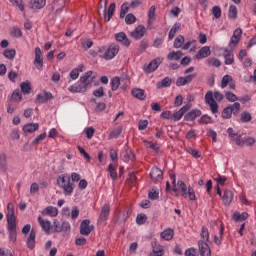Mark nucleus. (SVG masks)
I'll return each mask as SVG.
<instances>
[{
    "instance_id": "6e6d98bb",
    "label": "nucleus",
    "mask_w": 256,
    "mask_h": 256,
    "mask_svg": "<svg viewBox=\"0 0 256 256\" xmlns=\"http://www.w3.org/2000/svg\"><path fill=\"white\" fill-rule=\"evenodd\" d=\"M233 81V77H231L230 75H225L222 78V82H221V88L225 89V87H227V85H229L230 83H232Z\"/></svg>"
},
{
    "instance_id": "ea45409f",
    "label": "nucleus",
    "mask_w": 256,
    "mask_h": 256,
    "mask_svg": "<svg viewBox=\"0 0 256 256\" xmlns=\"http://www.w3.org/2000/svg\"><path fill=\"white\" fill-rule=\"evenodd\" d=\"M173 81L169 77H165L162 81L158 82V89H163L165 87H171Z\"/></svg>"
},
{
    "instance_id": "9d476101",
    "label": "nucleus",
    "mask_w": 256,
    "mask_h": 256,
    "mask_svg": "<svg viewBox=\"0 0 256 256\" xmlns=\"http://www.w3.org/2000/svg\"><path fill=\"white\" fill-rule=\"evenodd\" d=\"M163 63V58L158 57L152 60L146 67L144 66L145 73H153Z\"/></svg>"
},
{
    "instance_id": "de8ad7c7",
    "label": "nucleus",
    "mask_w": 256,
    "mask_h": 256,
    "mask_svg": "<svg viewBox=\"0 0 256 256\" xmlns=\"http://www.w3.org/2000/svg\"><path fill=\"white\" fill-rule=\"evenodd\" d=\"M0 169L3 173L7 172V155H0Z\"/></svg>"
},
{
    "instance_id": "69168bd1",
    "label": "nucleus",
    "mask_w": 256,
    "mask_h": 256,
    "mask_svg": "<svg viewBox=\"0 0 256 256\" xmlns=\"http://www.w3.org/2000/svg\"><path fill=\"white\" fill-rule=\"evenodd\" d=\"M148 198L151 199V201H157V199H159V192H157L155 189H152V191L148 193Z\"/></svg>"
},
{
    "instance_id": "1a4fd4ad",
    "label": "nucleus",
    "mask_w": 256,
    "mask_h": 256,
    "mask_svg": "<svg viewBox=\"0 0 256 256\" xmlns=\"http://www.w3.org/2000/svg\"><path fill=\"white\" fill-rule=\"evenodd\" d=\"M34 66L38 71H41V69H43V52L39 47L35 48Z\"/></svg>"
},
{
    "instance_id": "37998d69",
    "label": "nucleus",
    "mask_w": 256,
    "mask_h": 256,
    "mask_svg": "<svg viewBox=\"0 0 256 256\" xmlns=\"http://www.w3.org/2000/svg\"><path fill=\"white\" fill-rule=\"evenodd\" d=\"M129 7L130 4L129 2H124L122 5H121V9H120V19H125V16L127 15V13H129Z\"/></svg>"
},
{
    "instance_id": "72a5a7b5",
    "label": "nucleus",
    "mask_w": 256,
    "mask_h": 256,
    "mask_svg": "<svg viewBox=\"0 0 256 256\" xmlns=\"http://www.w3.org/2000/svg\"><path fill=\"white\" fill-rule=\"evenodd\" d=\"M39 224L41 225L42 229L45 233H50L51 231V222L49 220H44L43 217L38 218Z\"/></svg>"
},
{
    "instance_id": "c85d7f7f",
    "label": "nucleus",
    "mask_w": 256,
    "mask_h": 256,
    "mask_svg": "<svg viewBox=\"0 0 256 256\" xmlns=\"http://www.w3.org/2000/svg\"><path fill=\"white\" fill-rule=\"evenodd\" d=\"M177 187L180 190L182 197H184V199H187L189 191V188H187V184H185V182H183L182 180H179L177 182Z\"/></svg>"
},
{
    "instance_id": "7c9ffc66",
    "label": "nucleus",
    "mask_w": 256,
    "mask_h": 256,
    "mask_svg": "<svg viewBox=\"0 0 256 256\" xmlns=\"http://www.w3.org/2000/svg\"><path fill=\"white\" fill-rule=\"evenodd\" d=\"M92 75L93 71H88L80 77V83H82V85H88V89H91V81H89V78H91Z\"/></svg>"
},
{
    "instance_id": "5fc2aeb1",
    "label": "nucleus",
    "mask_w": 256,
    "mask_h": 256,
    "mask_svg": "<svg viewBox=\"0 0 256 256\" xmlns=\"http://www.w3.org/2000/svg\"><path fill=\"white\" fill-rule=\"evenodd\" d=\"M200 236H201V241H205L206 243L209 242V229L203 226Z\"/></svg>"
},
{
    "instance_id": "bf43d9fd",
    "label": "nucleus",
    "mask_w": 256,
    "mask_h": 256,
    "mask_svg": "<svg viewBox=\"0 0 256 256\" xmlns=\"http://www.w3.org/2000/svg\"><path fill=\"white\" fill-rule=\"evenodd\" d=\"M11 99H12L13 101H18V102L21 101V99H23V94L21 93V90L16 89V90L12 93Z\"/></svg>"
},
{
    "instance_id": "c9c22d12",
    "label": "nucleus",
    "mask_w": 256,
    "mask_h": 256,
    "mask_svg": "<svg viewBox=\"0 0 256 256\" xmlns=\"http://www.w3.org/2000/svg\"><path fill=\"white\" fill-rule=\"evenodd\" d=\"M183 57V52L182 51H172L167 55L168 61H179Z\"/></svg>"
},
{
    "instance_id": "4be33fe9",
    "label": "nucleus",
    "mask_w": 256,
    "mask_h": 256,
    "mask_svg": "<svg viewBox=\"0 0 256 256\" xmlns=\"http://www.w3.org/2000/svg\"><path fill=\"white\" fill-rule=\"evenodd\" d=\"M87 89H89V84H80L78 86H70L68 91H70V93H85Z\"/></svg>"
},
{
    "instance_id": "603ef678",
    "label": "nucleus",
    "mask_w": 256,
    "mask_h": 256,
    "mask_svg": "<svg viewBox=\"0 0 256 256\" xmlns=\"http://www.w3.org/2000/svg\"><path fill=\"white\" fill-rule=\"evenodd\" d=\"M126 25H133L135 21H137V17H135V14L129 13L125 15L124 17Z\"/></svg>"
},
{
    "instance_id": "e2e57ef3",
    "label": "nucleus",
    "mask_w": 256,
    "mask_h": 256,
    "mask_svg": "<svg viewBox=\"0 0 256 256\" xmlns=\"http://www.w3.org/2000/svg\"><path fill=\"white\" fill-rule=\"evenodd\" d=\"M93 95L98 98L105 97V89L101 86L93 91Z\"/></svg>"
},
{
    "instance_id": "f704fd0d",
    "label": "nucleus",
    "mask_w": 256,
    "mask_h": 256,
    "mask_svg": "<svg viewBox=\"0 0 256 256\" xmlns=\"http://www.w3.org/2000/svg\"><path fill=\"white\" fill-rule=\"evenodd\" d=\"M37 129H39V123H28L23 127L24 133H34Z\"/></svg>"
},
{
    "instance_id": "f3484780",
    "label": "nucleus",
    "mask_w": 256,
    "mask_h": 256,
    "mask_svg": "<svg viewBox=\"0 0 256 256\" xmlns=\"http://www.w3.org/2000/svg\"><path fill=\"white\" fill-rule=\"evenodd\" d=\"M51 99H53V94H51V92H43L37 95L35 103H47V101H51Z\"/></svg>"
},
{
    "instance_id": "052dcab7",
    "label": "nucleus",
    "mask_w": 256,
    "mask_h": 256,
    "mask_svg": "<svg viewBox=\"0 0 256 256\" xmlns=\"http://www.w3.org/2000/svg\"><path fill=\"white\" fill-rule=\"evenodd\" d=\"M137 225H145L147 223V215L145 214H138L136 217Z\"/></svg>"
},
{
    "instance_id": "bb28decb",
    "label": "nucleus",
    "mask_w": 256,
    "mask_h": 256,
    "mask_svg": "<svg viewBox=\"0 0 256 256\" xmlns=\"http://www.w3.org/2000/svg\"><path fill=\"white\" fill-rule=\"evenodd\" d=\"M222 201L224 205H231L233 202V191L225 190L222 195Z\"/></svg>"
},
{
    "instance_id": "393cba45",
    "label": "nucleus",
    "mask_w": 256,
    "mask_h": 256,
    "mask_svg": "<svg viewBox=\"0 0 256 256\" xmlns=\"http://www.w3.org/2000/svg\"><path fill=\"white\" fill-rule=\"evenodd\" d=\"M211 55V48L209 46L202 47L196 54V59H205Z\"/></svg>"
},
{
    "instance_id": "cd10ccee",
    "label": "nucleus",
    "mask_w": 256,
    "mask_h": 256,
    "mask_svg": "<svg viewBox=\"0 0 256 256\" xmlns=\"http://www.w3.org/2000/svg\"><path fill=\"white\" fill-rule=\"evenodd\" d=\"M175 235V231L171 228H167L163 230L160 234L161 238L164 239V241H171Z\"/></svg>"
},
{
    "instance_id": "2f4dec72",
    "label": "nucleus",
    "mask_w": 256,
    "mask_h": 256,
    "mask_svg": "<svg viewBox=\"0 0 256 256\" xmlns=\"http://www.w3.org/2000/svg\"><path fill=\"white\" fill-rule=\"evenodd\" d=\"M10 37H14V39H20V37H23V31L18 26H13L10 28Z\"/></svg>"
},
{
    "instance_id": "473e14b6",
    "label": "nucleus",
    "mask_w": 256,
    "mask_h": 256,
    "mask_svg": "<svg viewBox=\"0 0 256 256\" xmlns=\"http://www.w3.org/2000/svg\"><path fill=\"white\" fill-rule=\"evenodd\" d=\"M133 97H136V99H140V101H145V90L141 88H134L132 90Z\"/></svg>"
},
{
    "instance_id": "9b49d317",
    "label": "nucleus",
    "mask_w": 256,
    "mask_h": 256,
    "mask_svg": "<svg viewBox=\"0 0 256 256\" xmlns=\"http://www.w3.org/2000/svg\"><path fill=\"white\" fill-rule=\"evenodd\" d=\"M198 251L201 256H211V247L205 240L198 241Z\"/></svg>"
},
{
    "instance_id": "13d9d810",
    "label": "nucleus",
    "mask_w": 256,
    "mask_h": 256,
    "mask_svg": "<svg viewBox=\"0 0 256 256\" xmlns=\"http://www.w3.org/2000/svg\"><path fill=\"white\" fill-rule=\"evenodd\" d=\"M237 6L235 5H231L229 7V12H228V16L230 19H237Z\"/></svg>"
},
{
    "instance_id": "864d4df0",
    "label": "nucleus",
    "mask_w": 256,
    "mask_h": 256,
    "mask_svg": "<svg viewBox=\"0 0 256 256\" xmlns=\"http://www.w3.org/2000/svg\"><path fill=\"white\" fill-rule=\"evenodd\" d=\"M242 123H249L251 119H253V116L249 113V111H244L240 115Z\"/></svg>"
},
{
    "instance_id": "774afa93",
    "label": "nucleus",
    "mask_w": 256,
    "mask_h": 256,
    "mask_svg": "<svg viewBox=\"0 0 256 256\" xmlns=\"http://www.w3.org/2000/svg\"><path fill=\"white\" fill-rule=\"evenodd\" d=\"M214 181H216V183L223 187L225 185V182L227 181V178L218 174L217 178H214Z\"/></svg>"
},
{
    "instance_id": "a18cd8bd",
    "label": "nucleus",
    "mask_w": 256,
    "mask_h": 256,
    "mask_svg": "<svg viewBox=\"0 0 256 256\" xmlns=\"http://www.w3.org/2000/svg\"><path fill=\"white\" fill-rule=\"evenodd\" d=\"M153 255L155 256L165 255V250L163 249V246H157V242H155L153 245Z\"/></svg>"
},
{
    "instance_id": "a19ab883",
    "label": "nucleus",
    "mask_w": 256,
    "mask_h": 256,
    "mask_svg": "<svg viewBox=\"0 0 256 256\" xmlns=\"http://www.w3.org/2000/svg\"><path fill=\"white\" fill-rule=\"evenodd\" d=\"M122 155L124 161H133V159H135V154L129 148H126Z\"/></svg>"
},
{
    "instance_id": "4c0bfd02",
    "label": "nucleus",
    "mask_w": 256,
    "mask_h": 256,
    "mask_svg": "<svg viewBox=\"0 0 256 256\" xmlns=\"http://www.w3.org/2000/svg\"><path fill=\"white\" fill-rule=\"evenodd\" d=\"M179 29H181V23H175L168 34L169 41L173 40Z\"/></svg>"
},
{
    "instance_id": "680f3d73",
    "label": "nucleus",
    "mask_w": 256,
    "mask_h": 256,
    "mask_svg": "<svg viewBox=\"0 0 256 256\" xmlns=\"http://www.w3.org/2000/svg\"><path fill=\"white\" fill-rule=\"evenodd\" d=\"M12 5H15L17 8L20 9V11H25V4L23 3V0H9Z\"/></svg>"
},
{
    "instance_id": "39448f33",
    "label": "nucleus",
    "mask_w": 256,
    "mask_h": 256,
    "mask_svg": "<svg viewBox=\"0 0 256 256\" xmlns=\"http://www.w3.org/2000/svg\"><path fill=\"white\" fill-rule=\"evenodd\" d=\"M54 231L56 233H67L71 231V224L68 221H62L59 222V220L55 219L54 220Z\"/></svg>"
},
{
    "instance_id": "58836bf2",
    "label": "nucleus",
    "mask_w": 256,
    "mask_h": 256,
    "mask_svg": "<svg viewBox=\"0 0 256 256\" xmlns=\"http://www.w3.org/2000/svg\"><path fill=\"white\" fill-rule=\"evenodd\" d=\"M233 219L234 221H245L249 219V213L243 212L242 214H240L239 212H234Z\"/></svg>"
},
{
    "instance_id": "c03bdc74",
    "label": "nucleus",
    "mask_w": 256,
    "mask_h": 256,
    "mask_svg": "<svg viewBox=\"0 0 256 256\" xmlns=\"http://www.w3.org/2000/svg\"><path fill=\"white\" fill-rule=\"evenodd\" d=\"M123 133V126H119L111 131L109 139H117Z\"/></svg>"
},
{
    "instance_id": "ddd939ff",
    "label": "nucleus",
    "mask_w": 256,
    "mask_h": 256,
    "mask_svg": "<svg viewBox=\"0 0 256 256\" xmlns=\"http://www.w3.org/2000/svg\"><path fill=\"white\" fill-rule=\"evenodd\" d=\"M109 213H111V205L104 204L99 215V222L105 223L109 219Z\"/></svg>"
},
{
    "instance_id": "a211bd4d",
    "label": "nucleus",
    "mask_w": 256,
    "mask_h": 256,
    "mask_svg": "<svg viewBox=\"0 0 256 256\" xmlns=\"http://www.w3.org/2000/svg\"><path fill=\"white\" fill-rule=\"evenodd\" d=\"M150 178L155 183H156V181H162V179H163V170L159 169L158 167H153L151 172H150Z\"/></svg>"
},
{
    "instance_id": "f8f14e48",
    "label": "nucleus",
    "mask_w": 256,
    "mask_h": 256,
    "mask_svg": "<svg viewBox=\"0 0 256 256\" xmlns=\"http://www.w3.org/2000/svg\"><path fill=\"white\" fill-rule=\"evenodd\" d=\"M227 133H228L229 137H231V139L233 141H235V143H236V145H238V147H243V145H245V142L241 139V134L235 132V130H233V128H228Z\"/></svg>"
},
{
    "instance_id": "f03ea898",
    "label": "nucleus",
    "mask_w": 256,
    "mask_h": 256,
    "mask_svg": "<svg viewBox=\"0 0 256 256\" xmlns=\"http://www.w3.org/2000/svg\"><path fill=\"white\" fill-rule=\"evenodd\" d=\"M22 233L23 235L30 233L26 245L28 249H35V238L37 237V233L35 232V229H31V224H25L22 228Z\"/></svg>"
},
{
    "instance_id": "0e129e2a",
    "label": "nucleus",
    "mask_w": 256,
    "mask_h": 256,
    "mask_svg": "<svg viewBox=\"0 0 256 256\" xmlns=\"http://www.w3.org/2000/svg\"><path fill=\"white\" fill-rule=\"evenodd\" d=\"M212 15H214L215 19H221V7H212Z\"/></svg>"
},
{
    "instance_id": "b1692460",
    "label": "nucleus",
    "mask_w": 256,
    "mask_h": 256,
    "mask_svg": "<svg viewBox=\"0 0 256 256\" xmlns=\"http://www.w3.org/2000/svg\"><path fill=\"white\" fill-rule=\"evenodd\" d=\"M98 9V14L100 17H103V19L107 20V0H100Z\"/></svg>"
},
{
    "instance_id": "79ce46f5",
    "label": "nucleus",
    "mask_w": 256,
    "mask_h": 256,
    "mask_svg": "<svg viewBox=\"0 0 256 256\" xmlns=\"http://www.w3.org/2000/svg\"><path fill=\"white\" fill-rule=\"evenodd\" d=\"M183 43H185V37L183 35H178L174 40V48L181 49L183 48Z\"/></svg>"
},
{
    "instance_id": "6e6552de",
    "label": "nucleus",
    "mask_w": 256,
    "mask_h": 256,
    "mask_svg": "<svg viewBox=\"0 0 256 256\" xmlns=\"http://www.w3.org/2000/svg\"><path fill=\"white\" fill-rule=\"evenodd\" d=\"M117 53H119V45L112 44L105 51L102 57L103 59H106V61H109L110 59H113Z\"/></svg>"
},
{
    "instance_id": "e433bc0d",
    "label": "nucleus",
    "mask_w": 256,
    "mask_h": 256,
    "mask_svg": "<svg viewBox=\"0 0 256 256\" xmlns=\"http://www.w3.org/2000/svg\"><path fill=\"white\" fill-rule=\"evenodd\" d=\"M21 93L29 95L31 93V82L25 81L20 84Z\"/></svg>"
},
{
    "instance_id": "c756f323",
    "label": "nucleus",
    "mask_w": 256,
    "mask_h": 256,
    "mask_svg": "<svg viewBox=\"0 0 256 256\" xmlns=\"http://www.w3.org/2000/svg\"><path fill=\"white\" fill-rule=\"evenodd\" d=\"M8 214H7V221H17V218L15 217V206H13V203H9L7 205Z\"/></svg>"
},
{
    "instance_id": "338daca9",
    "label": "nucleus",
    "mask_w": 256,
    "mask_h": 256,
    "mask_svg": "<svg viewBox=\"0 0 256 256\" xmlns=\"http://www.w3.org/2000/svg\"><path fill=\"white\" fill-rule=\"evenodd\" d=\"M108 171L110 173L111 179H117V171L115 169V166H113V164H110L108 166Z\"/></svg>"
},
{
    "instance_id": "5701e85b",
    "label": "nucleus",
    "mask_w": 256,
    "mask_h": 256,
    "mask_svg": "<svg viewBox=\"0 0 256 256\" xmlns=\"http://www.w3.org/2000/svg\"><path fill=\"white\" fill-rule=\"evenodd\" d=\"M197 117H201V110L193 109L184 116V119L185 121H195Z\"/></svg>"
},
{
    "instance_id": "8fccbe9b",
    "label": "nucleus",
    "mask_w": 256,
    "mask_h": 256,
    "mask_svg": "<svg viewBox=\"0 0 256 256\" xmlns=\"http://www.w3.org/2000/svg\"><path fill=\"white\" fill-rule=\"evenodd\" d=\"M45 215H50V217H57L59 215V210L56 207L48 206L46 208Z\"/></svg>"
},
{
    "instance_id": "7ed1b4c3",
    "label": "nucleus",
    "mask_w": 256,
    "mask_h": 256,
    "mask_svg": "<svg viewBox=\"0 0 256 256\" xmlns=\"http://www.w3.org/2000/svg\"><path fill=\"white\" fill-rule=\"evenodd\" d=\"M239 111H241V104L239 102H234L222 110L221 117L223 119H231V115H237Z\"/></svg>"
},
{
    "instance_id": "0eeeda50",
    "label": "nucleus",
    "mask_w": 256,
    "mask_h": 256,
    "mask_svg": "<svg viewBox=\"0 0 256 256\" xmlns=\"http://www.w3.org/2000/svg\"><path fill=\"white\" fill-rule=\"evenodd\" d=\"M95 229V226L91 225L90 219H85L80 224V235H85L86 237Z\"/></svg>"
},
{
    "instance_id": "f257e3e1",
    "label": "nucleus",
    "mask_w": 256,
    "mask_h": 256,
    "mask_svg": "<svg viewBox=\"0 0 256 256\" xmlns=\"http://www.w3.org/2000/svg\"><path fill=\"white\" fill-rule=\"evenodd\" d=\"M56 183L60 189H63L66 195H71L75 189L71 182V176L67 173L58 176Z\"/></svg>"
},
{
    "instance_id": "49530a36",
    "label": "nucleus",
    "mask_w": 256,
    "mask_h": 256,
    "mask_svg": "<svg viewBox=\"0 0 256 256\" xmlns=\"http://www.w3.org/2000/svg\"><path fill=\"white\" fill-rule=\"evenodd\" d=\"M226 51V55L224 56L225 59V65H233V63L235 62V58L232 52L225 50Z\"/></svg>"
},
{
    "instance_id": "a878e982",
    "label": "nucleus",
    "mask_w": 256,
    "mask_h": 256,
    "mask_svg": "<svg viewBox=\"0 0 256 256\" xmlns=\"http://www.w3.org/2000/svg\"><path fill=\"white\" fill-rule=\"evenodd\" d=\"M47 3V0H30L29 7L30 9H43Z\"/></svg>"
},
{
    "instance_id": "412c9836",
    "label": "nucleus",
    "mask_w": 256,
    "mask_h": 256,
    "mask_svg": "<svg viewBox=\"0 0 256 256\" xmlns=\"http://www.w3.org/2000/svg\"><path fill=\"white\" fill-rule=\"evenodd\" d=\"M65 7V0H56L52 3L51 11H55V15H59Z\"/></svg>"
},
{
    "instance_id": "aec40b11",
    "label": "nucleus",
    "mask_w": 256,
    "mask_h": 256,
    "mask_svg": "<svg viewBox=\"0 0 256 256\" xmlns=\"http://www.w3.org/2000/svg\"><path fill=\"white\" fill-rule=\"evenodd\" d=\"M190 109H191V105L189 104H186L185 106H183L179 111L175 112L172 115L173 121H179L183 117V115H185Z\"/></svg>"
},
{
    "instance_id": "09e8293b",
    "label": "nucleus",
    "mask_w": 256,
    "mask_h": 256,
    "mask_svg": "<svg viewBox=\"0 0 256 256\" xmlns=\"http://www.w3.org/2000/svg\"><path fill=\"white\" fill-rule=\"evenodd\" d=\"M3 55L6 59L13 60L15 59V55H17V51H15V49H6L4 50Z\"/></svg>"
},
{
    "instance_id": "20e7f679",
    "label": "nucleus",
    "mask_w": 256,
    "mask_h": 256,
    "mask_svg": "<svg viewBox=\"0 0 256 256\" xmlns=\"http://www.w3.org/2000/svg\"><path fill=\"white\" fill-rule=\"evenodd\" d=\"M205 103L209 105L211 113H213V115L219 113V104H217V101H215V98H213V91H208L206 93Z\"/></svg>"
},
{
    "instance_id": "dca6fc26",
    "label": "nucleus",
    "mask_w": 256,
    "mask_h": 256,
    "mask_svg": "<svg viewBox=\"0 0 256 256\" xmlns=\"http://www.w3.org/2000/svg\"><path fill=\"white\" fill-rule=\"evenodd\" d=\"M196 75L191 74L186 77H178L176 80V86L177 87H185V85H189L193 79H195Z\"/></svg>"
},
{
    "instance_id": "3c124183",
    "label": "nucleus",
    "mask_w": 256,
    "mask_h": 256,
    "mask_svg": "<svg viewBox=\"0 0 256 256\" xmlns=\"http://www.w3.org/2000/svg\"><path fill=\"white\" fill-rule=\"evenodd\" d=\"M119 85H121V78L116 76L111 80V90L117 91V89H119Z\"/></svg>"
},
{
    "instance_id": "4d7b16f0",
    "label": "nucleus",
    "mask_w": 256,
    "mask_h": 256,
    "mask_svg": "<svg viewBox=\"0 0 256 256\" xmlns=\"http://www.w3.org/2000/svg\"><path fill=\"white\" fill-rule=\"evenodd\" d=\"M225 97L230 103H235V101H241V99L237 98V95L233 94V92H226Z\"/></svg>"
},
{
    "instance_id": "2eb2a0df",
    "label": "nucleus",
    "mask_w": 256,
    "mask_h": 256,
    "mask_svg": "<svg viewBox=\"0 0 256 256\" xmlns=\"http://www.w3.org/2000/svg\"><path fill=\"white\" fill-rule=\"evenodd\" d=\"M146 31L145 26L139 25L131 32V37L139 41V39H143V37H145Z\"/></svg>"
},
{
    "instance_id": "4468645a",
    "label": "nucleus",
    "mask_w": 256,
    "mask_h": 256,
    "mask_svg": "<svg viewBox=\"0 0 256 256\" xmlns=\"http://www.w3.org/2000/svg\"><path fill=\"white\" fill-rule=\"evenodd\" d=\"M242 35H243V29L237 28L234 31L233 36L231 37L229 47L231 48L235 47V45H237L241 41Z\"/></svg>"
},
{
    "instance_id": "6ab92c4d",
    "label": "nucleus",
    "mask_w": 256,
    "mask_h": 256,
    "mask_svg": "<svg viewBox=\"0 0 256 256\" xmlns=\"http://www.w3.org/2000/svg\"><path fill=\"white\" fill-rule=\"evenodd\" d=\"M115 39L119 43H122V45H124V47H129V45H131V40H129V38L127 37V34H125V32H119V33L115 34Z\"/></svg>"
},
{
    "instance_id": "423d86ee",
    "label": "nucleus",
    "mask_w": 256,
    "mask_h": 256,
    "mask_svg": "<svg viewBox=\"0 0 256 256\" xmlns=\"http://www.w3.org/2000/svg\"><path fill=\"white\" fill-rule=\"evenodd\" d=\"M7 229L9 233V239L12 243H17V220L7 221Z\"/></svg>"
}]
</instances>
